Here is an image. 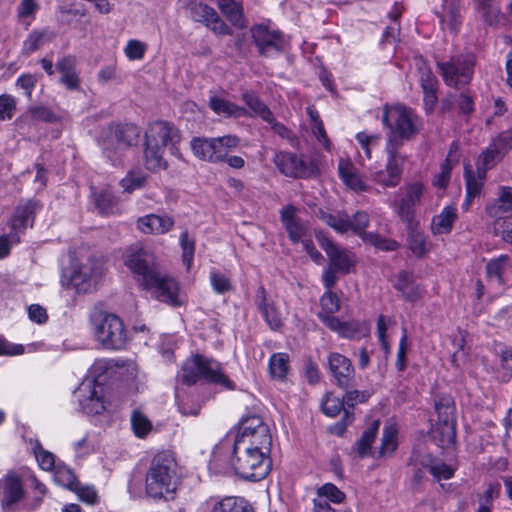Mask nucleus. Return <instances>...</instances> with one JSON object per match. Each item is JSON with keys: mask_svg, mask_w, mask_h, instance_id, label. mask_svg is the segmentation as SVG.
<instances>
[{"mask_svg": "<svg viewBox=\"0 0 512 512\" xmlns=\"http://www.w3.org/2000/svg\"><path fill=\"white\" fill-rule=\"evenodd\" d=\"M124 262L140 286L157 300L175 307L182 305L178 283L159 270L153 254L132 246L126 251Z\"/></svg>", "mask_w": 512, "mask_h": 512, "instance_id": "f257e3e1", "label": "nucleus"}, {"mask_svg": "<svg viewBox=\"0 0 512 512\" xmlns=\"http://www.w3.org/2000/svg\"><path fill=\"white\" fill-rule=\"evenodd\" d=\"M223 449L232 451L230 458L231 467L235 474L243 479L260 481L268 475L271 469L269 454L234 443L229 437L223 439L215 447L212 463L218 462L219 455Z\"/></svg>", "mask_w": 512, "mask_h": 512, "instance_id": "f03ea898", "label": "nucleus"}, {"mask_svg": "<svg viewBox=\"0 0 512 512\" xmlns=\"http://www.w3.org/2000/svg\"><path fill=\"white\" fill-rule=\"evenodd\" d=\"M178 483L177 463L169 452H160L146 472L145 489L152 498H172Z\"/></svg>", "mask_w": 512, "mask_h": 512, "instance_id": "7ed1b4c3", "label": "nucleus"}, {"mask_svg": "<svg viewBox=\"0 0 512 512\" xmlns=\"http://www.w3.org/2000/svg\"><path fill=\"white\" fill-rule=\"evenodd\" d=\"M111 368L105 359L96 360L86 377L74 392L82 411L88 415H99L106 409L104 387L100 378Z\"/></svg>", "mask_w": 512, "mask_h": 512, "instance_id": "20e7f679", "label": "nucleus"}, {"mask_svg": "<svg viewBox=\"0 0 512 512\" xmlns=\"http://www.w3.org/2000/svg\"><path fill=\"white\" fill-rule=\"evenodd\" d=\"M179 141L178 131L169 123L157 121L152 123L145 134L144 159L147 169L158 171L165 169L164 159L166 147Z\"/></svg>", "mask_w": 512, "mask_h": 512, "instance_id": "39448f33", "label": "nucleus"}, {"mask_svg": "<svg viewBox=\"0 0 512 512\" xmlns=\"http://www.w3.org/2000/svg\"><path fill=\"white\" fill-rule=\"evenodd\" d=\"M181 379L188 385L196 383L199 379H205L224 389L233 390L235 388L234 383L223 372L219 362L201 355H195L184 362Z\"/></svg>", "mask_w": 512, "mask_h": 512, "instance_id": "423d86ee", "label": "nucleus"}, {"mask_svg": "<svg viewBox=\"0 0 512 512\" xmlns=\"http://www.w3.org/2000/svg\"><path fill=\"white\" fill-rule=\"evenodd\" d=\"M382 123L390 129V138L396 139L400 146L404 140H409L421 129V120L411 108L397 104L386 106L382 115Z\"/></svg>", "mask_w": 512, "mask_h": 512, "instance_id": "0eeeda50", "label": "nucleus"}, {"mask_svg": "<svg viewBox=\"0 0 512 512\" xmlns=\"http://www.w3.org/2000/svg\"><path fill=\"white\" fill-rule=\"evenodd\" d=\"M91 322L97 340L107 349L121 350L128 343V332L123 320L112 313L96 311Z\"/></svg>", "mask_w": 512, "mask_h": 512, "instance_id": "6e6552de", "label": "nucleus"}, {"mask_svg": "<svg viewBox=\"0 0 512 512\" xmlns=\"http://www.w3.org/2000/svg\"><path fill=\"white\" fill-rule=\"evenodd\" d=\"M475 64L476 56L473 53H465L438 62L437 68L447 86L462 89L472 81Z\"/></svg>", "mask_w": 512, "mask_h": 512, "instance_id": "1a4fd4ad", "label": "nucleus"}, {"mask_svg": "<svg viewBox=\"0 0 512 512\" xmlns=\"http://www.w3.org/2000/svg\"><path fill=\"white\" fill-rule=\"evenodd\" d=\"M232 442L270 454L272 437L262 418L252 415L242 419Z\"/></svg>", "mask_w": 512, "mask_h": 512, "instance_id": "9d476101", "label": "nucleus"}, {"mask_svg": "<svg viewBox=\"0 0 512 512\" xmlns=\"http://www.w3.org/2000/svg\"><path fill=\"white\" fill-rule=\"evenodd\" d=\"M239 138L235 135L220 137H196L191 140V149L194 155L210 163L225 161L230 150L239 145Z\"/></svg>", "mask_w": 512, "mask_h": 512, "instance_id": "9b49d317", "label": "nucleus"}, {"mask_svg": "<svg viewBox=\"0 0 512 512\" xmlns=\"http://www.w3.org/2000/svg\"><path fill=\"white\" fill-rule=\"evenodd\" d=\"M138 136L134 125L110 127L101 143L104 155L115 164L123 152L137 142Z\"/></svg>", "mask_w": 512, "mask_h": 512, "instance_id": "f8f14e48", "label": "nucleus"}, {"mask_svg": "<svg viewBox=\"0 0 512 512\" xmlns=\"http://www.w3.org/2000/svg\"><path fill=\"white\" fill-rule=\"evenodd\" d=\"M399 147L400 143L396 139L390 138L385 147L387 153L385 168L377 170L371 175L373 181L384 188H394L401 181L405 157L398 153Z\"/></svg>", "mask_w": 512, "mask_h": 512, "instance_id": "ddd939ff", "label": "nucleus"}, {"mask_svg": "<svg viewBox=\"0 0 512 512\" xmlns=\"http://www.w3.org/2000/svg\"><path fill=\"white\" fill-rule=\"evenodd\" d=\"M37 207L38 203L30 200L17 208L15 214L10 220L11 231L6 235L0 236V259L8 256L13 244L19 243V233L33 221V215L35 214Z\"/></svg>", "mask_w": 512, "mask_h": 512, "instance_id": "4468645a", "label": "nucleus"}, {"mask_svg": "<svg viewBox=\"0 0 512 512\" xmlns=\"http://www.w3.org/2000/svg\"><path fill=\"white\" fill-rule=\"evenodd\" d=\"M103 263L99 259L88 258L74 266L70 282L78 293H88L95 289L103 274Z\"/></svg>", "mask_w": 512, "mask_h": 512, "instance_id": "2eb2a0df", "label": "nucleus"}, {"mask_svg": "<svg viewBox=\"0 0 512 512\" xmlns=\"http://www.w3.org/2000/svg\"><path fill=\"white\" fill-rule=\"evenodd\" d=\"M423 190L424 186L421 183L414 182L396 193V196H399L401 192L403 195L400 199L395 200L391 206L403 222L411 223L413 221L414 209L421 202Z\"/></svg>", "mask_w": 512, "mask_h": 512, "instance_id": "dca6fc26", "label": "nucleus"}, {"mask_svg": "<svg viewBox=\"0 0 512 512\" xmlns=\"http://www.w3.org/2000/svg\"><path fill=\"white\" fill-rule=\"evenodd\" d=\"M254 42L263 55L270 56L283 51L287 45L285 36L276 29L265 25H256L252 28Z\"/></svg>", "mask_w": 512, "mask_h": 512, "instance_id": "f3484780", "label": "nucleus"}, {"mask_svg": "<svg viewBox=\"0 0 512 512\" xmlns=\"http://www.w3.org/2000/svg\"><path fill=\"white\" fill-rule=\"evenodd\" d=\"M435 410L437 413V423L434 430L435 438H438V443L441 447H450L456 437L455 433V420H454V407L448 402L436 403Z\"/></svg>", "mask_w": 512, "mask_h": 512, "instance_id": "a211bd4d", "label": "nucleus"}, {"mask_svg": "<svg viewBox=\"0 0 512 512\" xmlns=\"http://www.w3.org/2000/svg\"><path fill=\"white\" fill-rule=\"evenodd\" d=\"M418 71V81L423 92L424 107L427 112H431L438 101V80L433 71L422 60L416 62Z\"/></svg>", "mask_w": 512, "mask_h": 512, "instance_id": "6ab92c4d", "label": "nucleus"}, {"mask_svg": "<svg viewBox=\"0 0 512 512\" xmlns=\"http://www.w3.org/2000/svg\"><path fill=\"white\" fill-rule=\"evenodd\" d=\"M329 369L335 383L342 389H348L353 385L354 368L350 359L340 353H330L328 357Z\"/></svg>", "mask_w": 512, "mask_h": 512, "instance_id": "aec40b11", "label": "nucleus"}, {"mask_svg": "<svg viewBox=\"0 0 512 512\" xmlns=\"http://www.w3.org/2000/svg\"><path fill=\"white\" fill-rule=\"evenodd\" d=\"M318 240L321 248L326 252L330 266L336 268L338 271L348 273L350 268L355 264L354 255L345 249H340L329 238L320 235Z\"/></svg>", "mask_w": 512, "mask_h": 512, "instance_id": "412c9836", "label": "nucleus"}, {"mask_svg": "<svg viewBox=\"0 0 512 512\" xmlns=\"http://www.w3.org/2000/svg\"><path fill=\"white\" fill-rule=\"evenodd\" d=\"M190 14L194 21L203 23L215 33L230 34L228 26L219 18L213 8L202 3H193L190 7Z\"/></svg>", "mask_w": 512, "mask_h": 512, "instance_id": "4be33fe9", "label": "nucleus"}, {"mask_svg": "<svg viewBox=\"0 0 512 512\" xmlns=\"http://www.w3.org/2000/svg\"><path fill=\"white\" fill-rule=\"evenodd\" d=\"M298 209L294 205H286L280 210V220L293 243L305 237L307 226L297 216Z\"/></svg>", "mask_w": 512, "mask_h": 512, "instance_id": "5701e85b", "label": "nucleus"}, {"mask_svg": "<svg viewBox=\"0 0 512 512\" xmlns=\"http://www.w3.org/2000/svg\"><path fill=\"white\" fill-rule=\"evenodd\" d=\"M255 304L262 317L272 330H277L282 326V314L275 306L274 302L268 299L266 290L263 286H260L257 289Z\"/></svg>", "mask_w": 512, "mask_h": 512, "instance_id": "b1692460", "label": "nucleus"}, {"mask_svg": "<svg viewBox=\"0 0 512 512\" xmlns=\"http://www.w3.org/2000/svg\"><path fill=\"white\" fill-rule=\"evenodd\" d=\"M485 211L495 221H504L503 216L512 213V187L500 186L497 198L486 205Z\"/></svg>", "mask_w": 512, "mask_h": 512, "instance_id": "393cba45", "label": "nucleus"}, {"mask_svg": "<svg viewBox=\"0 0 512 512\" xmlns=\"http://www.w3.org/2000/svg\"><path fill=\"white\" fill-rule=\"evenodd\" d=\"M77 61L73 56H66L59 59L55 65L60 74L59 82L70 91L80 89V77L76 70Z\"/></svg>", "mask_w": 512, "mask_h": 512, "instance_id": "a878e982", "label": "nucleus"}, {"mask_svg": "<svg viewBox=\"0 0 512 512\" xmlns=\"http://www.w3.org/2000/svg\"><path fill=\"white\" fill-rule=\"evenodd\" d=\"M338 173L346 187L354 192H365L369 190V185L363 180L357 168L350 160L340 159L338 163Z\"/></svg>", "mask_w": 512, "mask_h": 512, "instance_id": "bb28decb", "label": "nucleus"}, {"mask_svg": "<svg viewBox=\"0 0 512 512\" xmlns=\"http://www.w3.org/2000/svg\"><path fill=\"white\" fill-rule=\"evenodd\" d=\"M174 225V221L167 215L148 214L137 221L138 229L145 234H164Z\"/></svg>", "mask_w": 512, "mask_h": 512, "instance_id": "cd10ccee", "label": "nucleus"}, {"mask_svg": "<svg viewBox=\"0 0 512 512\" xmlns=\"http://www.w3.org/2000/svg\"><path fill=\"white\" fill-rule=\"evenodd\" d=\"M274 162L280 172L286 176L296 178L306 173L304 162L296 154L289 152L277 153Z\"/></svg>", "mask_w": 512, "mask_h": 512, "instance_id": "c85d7f7f", "label": "nucleus"}, {"mask_svg": "<svg viewBox=\"0 0 512 512\" xmlns=\"http://www.w3.org/2000/svg\"><path fill=\"white\" fill-rule=\"evenodd\" d=\"M55 36V32L49 27L33 29L24 39L21 53L25 56H29L45 44L51 42Z\"/></svg>", "mask_w": 512, "mask_h": 512, "instance_id": "c756f323", "label": "nucleus"}, {"mask_svg": "<svg viewBox=\"0 0 512 512\" xmlns=\"http://www.w3.org/2000/svg\"><path fill=\"white\" fill-rule=\"evenodd\" d=\"M23 496L21 481L14 475H8L0 481V500L4 507H11Z\"/></svg>", "mask_w": 512, "mask_h": 512, "instance_id": "7c9ffc66", "label": "nucleus"}, {"mask_svg": "<svg viewBox=\"0 0 512 512\" xmlns=\"http://www.w3.org/2000/svg\"><path fill=\"white\" fill-rule=\"evenodd\" d=\"M408 225V235H407V244L409 250L418 258L424 257L427 253H429L431 249V244L428 241L427 236L423 231L418 229L417 225L413 223H407Z\"/></svg>", "mask_w": 512, "mask_h": 512, "instance_id": "2f4dec72", "label": "nucleus"}, {"mask_svg": "<svg viewBox=\"0 0 512 512\" xmlns=\"http://www.w3.org/2000/svg\"><path fill=\"white\" fill-rule=\"evenodd\" d=\"M209 107L215 114L225 118L248 115V111L244 107H240L218 95L209 97Z\"/></svg>", "mask_w": 512, "mask_h": 512, "instance_id": "473e14b6", "label": "nucleus"}, {"mask_svg": "<svg viewBox=\"0 0 512 512\" xmlns=\"http://www.w3.org/2000/svg\"><path fill=\"white\" fill-rule=\"evenodd\" d=\"M379 425L380 422L378 420L373 421L356 441L354 449L360 458L369 456L377 458V451L372 450V444L378 434Z\"/></svg>", "mask_w": 512, "mask_h": 512, "instance_id": "72a5a7b5", "label": "nucleus"}, {"mask_svg": "<svg viewBox=\"0 0 512 512\" xmlns=\"http://www.w3.org/2000/svg\"><path fill=\"white\" fill-rule=\"evenodd\" d=\"M395 288L410 302L417 301L423 294L421 287L415 283L413 274L407 271L398 274Z\"/></svg>", "mask_w": 512, "mask_h": 512, "instance_id": "f704fd0d", "label": "nucleus"}, {"mask_svg": "<svg viewBox=\"0 0 512 512\" xmlns=\"http://www.w3.org/2000/svg\"><path fill=\"white\" fill-rule=\"evenodd\" d=\"M440 23L443 29L457 32L461 23L459 0H443Z\"/></svg>", "mask_w": 512, "mask_h": 512, "instance_id": "c9c22d12", "label": "nucleus"}, {"mask_svg": "<svg viewBox=\"0 0 512 512\" xmlns=\"http://www.w3.org/2000/svg\"><path fill=\"white\" fill-rule=\"evenodd\" d=\"M457 219V210L453 206H446L432 218L431 232L433 235L449 234Z\"/></svg>", "mask_w": 512, "mask_h": 512, "instance_id": "e433bc0d", "label": "nucleus"}, {"mask_svg": "<svg viewBox=\"0 0 512 512\" xmlns=\"http://www.w3.org/2000/svg\"><path fill=\"white\" fill-rule=\"evenodd\" d=\"M509 264V256L500 255L497 258L490 260L486 265L487 278L491 283L498 286L504 284L503 273Z\"/></svg>", "mask_w": 512, "mask_h": 512, "instance_id": "4c0bfd02", "label": "nucleus"}, {"mask_svg": "<svg viewBox=\"0 0 512 512\" xmlns=\"http://www.w3.org/2000/svg\"><path fill=\"white\" fill-rule=\"evenodd\" d=\"M211 512H254L244 498L225 497L217 502Z\"/></svg>", "mask_w": 512, "mask_h": 512, "instance_id": "58836bf2", "label": "nucleus"}, {"mask_svg": "<svg viewBox=\"0 0 512 512\" xmlns=\"http://www.w3.org/2000/svg\"><path fill=\"white\" fill-rule=\"evenodd\" d=\"M211 512H254L244 498L225 497L217 502Z\"/></svg>", "mask_w": 512, "mask_h": 512, "instance_id": "ea45409f", "label": "nucleus"}, {"mask_svg": "<svg viewBox=\"0 0 512 512\" xmlns=\"http://www.w3.org/2000/svg\"><path fill=\"white\" fill-rule=\"evenodd\" d=\"M39 9L40 4L37 0H20L16 8L18 22L29 27L36 19Z\"/></svg>", "mask_w": 512, "mask_h": 512, "instance_id": "a19ab883", "label": "nucleus"}, {"mask_svg": "<svg viewBox=\"0 0 512 512\" xmlns=\"http://www.w3.org/2000/svg\"><path fill=\"white\" fill-rule=\"evenodd\" d=\"M397 428L394 424L386 425L383 429L381 446L377 450V458L391 455L397 448Z\"/></svg>", "mask_w": 512, "mask_h": 512, "instance_id": "79ce46f5", "label": "nucleus"}, {"mask_svg": "<svg viewBox=\"0 0 512 512\" xmlns=\"http://www.w3.org/2000/svg\"><path fill=\"white\" fill-rule=\"evenodd\" d=\"M218 6L232 25L238 28L245 27L242 9L238 3L234 0H218Z\"/></svg>", "mask_w": 512, "mask_h": 512, "instance_id": "37998d69", "label": "nucleus"}, {"mask_svg": "<svg viewBox=\"0 0 512 512\" xmlns=\"http://www.w3.org/2000/svg\"><path fill=\"white\" fill-rule=\"evenodd\" d=\"M243 101L251 110V116H258L265 122L272 121V112L269 108L259 100V98L250 92H245L242 95Z\"/></svg>", "mask_w": 512, "mask_h": 512, "instance_id": "c03bdc74", "label": "nucleus"}, {"mask_svg": "<svg viewBox=\"0 0 512 512\" xmlns=\"http://www.w3.org/2000/svg\"><path fill=\"white\" fill-rule=\"evenodd\" d=\"M486 179V174L480 176L479 170L476 169L474 173L469 164L464 167V180L466 185V192L470 195L478 196L482 190Z\"/></svg>", "mask_w": 512, "mask_h": 512, "instance_id": "a18cd8bd", "label": "nucleus"}, {"mask_svg": "<svg viewBox=\"0 0 512 512\" xmlns=\"http://www.w3.org/2000/svg\"><path fill=\"white\" fill-rule=\"evenodd\" d=\"M314 499H321L323 502L330 501L334 504H340L344 501L345 494L333 483H325L317 489L316 497Z\"/></svg>", "mask_w": 512, "mask_h": 512, "instance_id": "49530a36", "label": "nucleus"}, {"mask_svg": "<svg viewBox=\"0 0 512 512\" xmlns=\"http://www.w3.org/2000/svg\"><path fill=\"white\" fill-rule=\"evenodd\" d=\"M289 357L285 353H275L269 359V371L273 378L283 379L288 371Z\"/></svg>", "mask_w": 512, "mask_h": 512, "instance_id": "de8ad7c7", "label": "nucleus"}, {"mask_svg": "<svg viewBox=\"0 0 512 512\" xmlns=\"http://www.w3.org/2000/svg\"><path fill=\"white\" fill-rule=\"evenodd\" d=\"M320 218L337 233L343 234L349 231V216L346 214L322 212Z\"/></svg>", "mask_w": 512, "mask_h": 512, "instance_id": "09e8293b", "label": "nucleus"}, {"mask_svg": "<svg viewBox=\"0 0 512 512\" xmlns=\"http://www.w3.org/2000/svg\"><path fill=\"white\" fill-rule=\"evenodd\" d=\"M60 13L62 20L76 29L84 31L89 24V20H83L86 17L84 9H62Z\"/></svg>", "mask_w": 512, "mask_h": 512, "instance_id": "8fccbe9b", "label": "nucleus"}, {"mask_svg": "<svg viewBox=\"0 0 512 512\" xmlns=\"http://www.w3.org/2000/svg\"><path fill=\"white\" fill-rule=\"evenodd\" d=\"M54 470V481L58 485L72 491L78 483L74 472L65 465H57Z\"/></svg>", "mask_w": 512, "mask_h": 512, "instance_id": "3c124183", "label": "nucleus"}, {"mask_svg": "<svg viewBox=\"0 0 512 512\" xmlns=\"http://www.w3.org/2000/svg\"><path fill=\"white\" fill-rule=\"evenodd\" d=\"M503 159L498 152H495L492 148H488L482 152L477 162V170H479L480 176L487 174V171L492 169Z\"/></svg>", "mask_w": 512, "mask_h": 512, "instance_id": "603ef678", "label": "nucleus"}, {"mask_svg": "<svg viewBox=\"0 0 512 512\" xmlns=\"http://www.w3.org/2000/svg\"><path fill=\"white\" fill-rule=\"evenodd\" d=\"M363 242L371 244L382 251H396L400 247L397 241L373 232L364 235Z\"/></svg>", "mask_w": 512, "mask_h": 512, "instance_id": "864d4df0", "label": "nucleus"}, {"mask_svg": "<svg viewBox=\"0 0 512 512\" xmlns=\"http://www.w3.org/2000/svg\"><path fill=\"white\" fill-rule=\"evenodd\" d=\"M369 222V214L365 211H358L352 218H349V230L353 231L363 240V236L370 233L365 231Z\"/></svg>", "mask_w": 512, "mask_h": 512, "instance_id": "5fc2aeb1", "label": "nucleus"}, {"mask_svg": "<svg viewBox=\"0 0 512 512\" xmlns=\"http://www.w3.org/2000/svg\"><path fill=\"white\" fill-rule=\"evenodd\" d=\"M131 425L135 435L139 438L145 437L152 428L149 419L137 410L131 415Z\"/></svg>", "mask_w": 512, "mask_h": 512, "instance_id": "6e6d98bb", "label": "nucleus"}, {"mask_svg": "<svg viewBox=\"0 0 512 512\" xmlns=\"http://www.w3.org/2000/svg\"><path fill=\"white\" fill-rule=\"evenodd\" d=\"M422 464L429 469V472L438 481L450 479L454 475V469L443 462H433L430 459L427 463L422 462Z\"/></svg>", "mask_w": 512, "mask_h": 512, "instance_id": "4d7b16f0", "label": "nucleus"}, {"mask_svg": "<svg viewBox=\"0 0 512 512\" xmlns=\"http://www.w3.org/2000/svg\"><path fill=\"white\" fill-rule=\"evenodd\" d=\"M452 168V151H450L447 156V159L440 167V172L435 176L433 180V185L441 189L446 188L451 178Z\"/></svg>", "mask_w": 512, "mask_h": 512, "instance_id": "13d9d810", "label": "nucleus"}, {"mask_svg": "<svg viewBox=\"0 0 512 512\" xmlns=\"http://www.w3.org/2000/svg\"><path fill=\"white\" fill-rule=\"evenodd\" d=\"M95 204L100 213L110 214L114 211L116 200L111 191L103 190L99 194H95Z\"/></svg>", "mask_w": 512, "mask_h": 512, "instance_id": "bf43d9fd", "label": "nucleus"}, {"mask_svg": "<svg viewBox=\"0 0 512 512\" xmlns=\"http://www.w3.org/2000/svg\"><path fill=\"white\" fill-rule=\"evenodd\" d=\"M495 152L504 157L512 148V130L502 132L489 145Z\"/></svg>", "mask_w": 512, "mask_h": 512, "instance_id": "052dcab7", "label": "nucleus"}, {"mask_svg": "<svg viewBox=\"0 0 512 512\" xmlns=\"http://www.w3.org/2000/svg\"><path fill=\"white\" fill-rule=\"evenodd\" d=\"M343 404V400L334 396L332 393H327L321 405L324 414L329 417H335L343 408Z\"/></svg>", "mask_w": 512, "mask_h": 512, "instance_id": "680f3d73", "label": "nucleus"}, {"mask_svg": "<svg viewBox=\"0 0 512 512\" xmlns=\"http://www.w3.org/2000/svg\"><path fill=\"white\" fill-rule=\"evenodd\" d=\"M72 491L76 493L82 502L88 505H94L98 502V494L93 486H83L78 482Z\"/></svg>", "mask_w": 512, "mask_h": 512, "instance_id": "e2e57ef3", "label": "nucleus"}, {"mask_svg": "<svg viewBox=\"0 0 512 512\" xmlns=\"http://www.w3.org/2000/svg\"><path fill=\"white\" fill-rule=\"evenodd\" d=\"M476 10L481 14L483 21L488 25L494 26L499 23L500 10L493 2L480 6L476 8Z\"/></svg>", "mask_w": 512, "mask_h": 512, "instance_id": "0e129e2a", "label": "nucleus"}, {"mask_svg": "<svg viewBox=\"0 0 512 512\" xmlns=\"http://www.w3.org/2000/svg\"><path fill=\"white\" fill-rule=\"evenodd\" d=\"M34 454H35V457H36L40 467L43 470L51 471V470L55 469L56 464H55L54 455L51 452L44 450L40 446V444H37L34 447Z\"/></svg>", "mask_w": 512, "mask_h": 512, "instance_id": "69168bd1", "label": "nucleus"}, {"mask_svg": "<svg viewBox=\"0 0 512 512\" xmlns=\"http://www.w3.org/2000/svg\"><path fill=\"white\" fill-rule=\"evenodd\" d=\"M72 448L77 457H84L94 452L95 443L91 439V435L86 433L81 439L72 444Z\"/></svg>", "mask_w": 512, "mask_h": 512, "instance_id": "338daca9", "label": "nucleus"}, {"mask_svg": "<svg viewBox=\"0 0 512 512\" xmlns=\"http://www.w3.org/2000/svg\"><path fill=\"white\" fill-rule=\"evenodd\" d=\"M146 45L136 39L127 42L124 53L129 60H141L144 57Z\"/></svg>", "mask_w": 512, "mask_h": 512, "instance_id": "774afa93", "label": "nucleus"}]
</instances>
